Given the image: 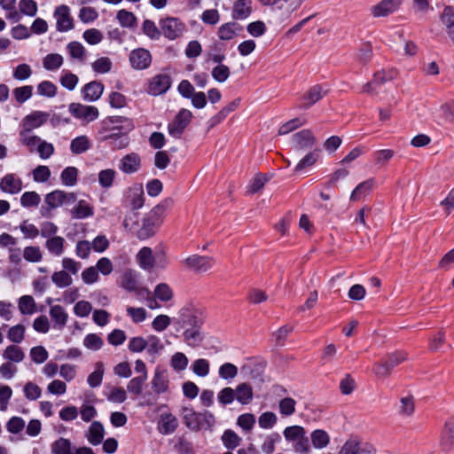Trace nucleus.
Returning <instances> with one entry per match:
<instances>
[{
	"instance_id": "nucleus-1",
	"label": "nucleus",
	"mask_w": 454,
	"mask_h": 454,
	"mask_svg": "<svg viewBox=\"0 0 454 454\" xmlns=\"http://www.w3.org/2000/svg\"><path fill=\"white\" fill-rule=\"evenodd\" d=\"M171 200H165L164 203L154 207L143 219L140 227L136 231V236L138 239L145 240L153 237L157 228L162 222V216L168 206L171 204Z\"/></svg>"
},
{
	"instance_id": "nucleus-2",
	"label": "nucleus",
	"mask_w": 454,
	"mask_h": 454,
	"mask_svg": "<svg viewBox=\"0 0 454 454\" xmlns=\"http://www.w3.org/2000/svg\"><path fill=\"white\" fill-rule=\"evenodd\" d=\"M133 128L134 126L129 120L114 116L103 121L99 133L102 135V140H113L114 142L115 138L123 132L122 129H125V133H127L133 129Z\"/></svg>"
},
{
	"instance_id": "nucleus-3",
	"label": "nucleus",
	"mask_w": 454,
	"mask_h": 454,
	"mask_svg": "<svg viewBox=\"0 0 454 454\" xmlns=\"http://www.w3.org/2000/svg\"><path fill=\"white\" fill-rule=\"evenodd\" d=\"M184 421L191 430H209L215 424V417L208 411L198 413L192 409L184 410Z\"/></svg>"
},
{
	"instance_id": "nucleus-4",
	"label": "nucleus",
	"mask_w": 454,
	"mask_h": 454,
	"mask_svg": "<svg viewBox=\"0 0 454 454\" xmlns=\"http://www.w3.org/2000/svg\"><path fill=\"white\" fill-rule=\"evenodd\" d=\"M406 360V354L401 351L394 352L388 355L384 361L375 364L373 372L380 379L388 377L394 367Z\"/></svg>"
},
{
	"instance_id": "nucleus-5",
	"label": "nucleus",
	"mask_w": 454,
	"mask_h": 454,
	"mask_svg": "<svg viewBox=\"0 0 454 454\" xmlns=\"http://www.w3.org/2000/svg\"><path fill=\"white\" fill-rule=\"evenodd\" d=\"M160 27L163 35L169 40H175L182 36L186 30L185 24L176 17H168L161 20Z\"/></svg>"
},
{
	"instance_id": "nucleus-6",
	"label": "nucleus",
	"mask_w": 454,
	"mask_h": 454,
	"mask_svg": "<svg viewBox=\"0 0 454 454\" xmlns=\"http://www.w3.org/2000/svg\"><path fill=\"white\" fill-rule=\"evenodd\" d=\"M70 114L84 123H90L99 116L98 109L93 106H86L80 103H71L68 106Z\"/></svg>"
},
{
	"instance_id": "nucleus-7",
	"label": "nucleus",
	"mask_w": 454,
	"mask_h": 454,
	"mask_svg": "<svg viewBox=\"0 0 454 454\" xmlns=\"http://www.w3.org/2000/svg\"><path fill=\"white\" fill-rule=\"evenodd\" d=\"M176 321L182 327H200L202 324L200 313L192 306L180 309Z\"/></svg>"
},
{
	"instance_id": "nucleus-8",
	"label": "nucleus",
	"mask_w": 454,
	"mask_h": 454,
	"mask_svg": "<svg viewBox=\"0 0 454 454\" xmlns=\"http://www.w3.org/2000/svg\"><path fill=\"white\" fill-rule=\"evenodd\" d=\"M192 118V113L190 110L181 109L168 126L169 135L176 138L180 137Z\"/></svg>"
},
{
	"instance_id": "nucleus-9",
	"label": "nucleus",
	"mask_w": 454,
	"mask_h": 454,
	"mask_svg": "<svg viewBox=\"0 0 454 454\" xmlns=\"http://www.w3.org/2000/svg\"><path fill=\"white\" fill-rule=\"evenodd\" d=\"M53 17L56 20V29L59 32H67L74 28V19L70 8L66 4L55 8Z\"/></svg>"
},
{
	"instance_id": "nucleus-10",
	"label": "nucleus",
	"mask_w": 454,
	"mask_h": 454,
	"mask_svg": "<svg viewBox=\"0 0 454 454\" xmlns=\"http://www.w3.org/2000/svg\"><path fill=\"white\" fill-rule=\"evenodd\" d=\"M185 268L199 273H204L213 268L215 259L210 256L192 254L183 262Z\"/></svg>"
},
{
	"instance_id": "nucleus-11",
	"label": "nucleus",
	"mask_w": 454,
	"mask_h": 454,
	"mask_svg": "<svg viewBox=\"0 0 454 454\" xmlns=\"http://www.w3.org/2000/svg\"><path fill=\"white\" fill-rule=\"evenodd\" d=\"M45 203L51 209L57 208L63 205H72L76 201V196L74 192H67L60 190L53 191L48 193L44 199Z\"/></svg>"
},
{
	"instance_id": "nucleus-12",
	"label": "nucleus",
	"mask_w": 454,
	"mask_h": 454,
	"mask_svg": "<svg viewBox=\"0 0 454 454\" xmlns=\"http://www.w3.org/2000/svg\"><path fill=\"white\" fill-rule=\"evenodd\" d=\"M316 143V137L310 129H302L292 136L293 146L297 151L310 150Z\"/></svg>"
},
{
	"instance_id": "nucleus-13",
	"label": "nucleus",
	"mask_w": 454,
	"mask_h": 454,
	"mask_svg": "<svg viewBox=\"0 0 454 454\" xmlns=\"http://www.w3.org/2000/svg\"><path fill=\"white\" fill-rule=\"evenodd\" d=\"M50 118V114L43 111H34L26 115L20 123V130L30 131L43 126Z\"/></svg>"
},
{
	"instance_id": "nucleus-14",
	"label": "nucleus",
	"mask_w": 454,
	"mask_h": 454,
	"mask_svg": "<svg viewBox=\"0 0 454 454\" xmlns=\"http://www.w3.org/2000/svg\"><path fill=\"white\" fill-rule=\"evenodd\" d=\"M151 53L148 50L144 48L133 50L129 54V63L134 69H146L151 65Z\"/></svg>"
},
{
	"instance_id": "nucleus-15",
	"label": "nucleus",
	"mask_w": 454,
	"mask_h": 454,
	"mask_svg": "<svg viewBox=\"0 0 454 454\" xmlns=\"http://www.w3.org/2000/svg\"><path fill=\"white\" fill-rule=\"evenodd\" d=\"M402 4V0H381L371 8V13L374 18L387 17L396 12Z\"/></svg>"
},
{
	"instance_id": "nucleus-16",
	"label": "nucleus",
	"mask_w": 454,
	"mask_h": 454,
	"mask_svg": "<svg viewBox=\"0 0 454 454\" xmlns=\"http://www.w3.org/2000/svg\"><path fill=\"white\" fill-rule=\"evenodd\" d=\"M22 187L21 178L15 174H6L0 181V190L4 193L18 194Z\"/></svg>"
},
{
	"instance_id": "nucleus-17",
	"label": "nucleus",
	"mask_w": 454,
	"mask_h": 454,
	"mask_svg": "<svg viewBox=\"0 0 454 454\" xmlns=\"http://www.w3.org/2000/svg\"><path fill=\"white\" fill-rule=\"evenodd\" d=\"M141 168V157L131 153L123 156L119 163V168L125 174H133L137 172Z\"/></svg>"
},
{
	"instance_id": "nucleus-18",
	"label": "nucleus",
	"mask_w": 454,
	"mask_h": 454,
	"mask_svg": "<svg viewBox=\"0 0 454 454\" xmlns=\"http://www.w3.org/2000/svg\"><path fill=\"white\" fill-rule=\"evenodd\" d=\"M118 285L126 291H136L138 285V273L133 269H126L121 275Z\"/></svg>"
},
{
	"instance_id": "nucleus-19",
	"label": "nucleus",
	"mask_w": 454,
	"mask_h": 454,
	"mask_svg": "<svg viewBox=\"0 0 454 454\" xmlns=\"http://www.w3.org/2000/svg\"><path fill=\"white\" fill-rule=\"evenodd\" d=\"M85 437L93 446L101 444L105 437L104 426L99 421H93L85 432Z\"/></svg>"
},
{
	"instance_id": "nucleus-20",
	"label": "nucleus",
	"mask_w": 454,
	"mask_h": 454,
	"mask_svg": "<svg viewBox=\"0 0 454 454\" xmlns=\"http://www.w3.org/2000/svg\"><path fill=\"white\" fill-rule=\"evenodd\" d=\"M170 78L167 74L154 76L149 83V93L157 96L166 92L170 87Z\"/></svg>"
},
{
	"instance_id": "nucleus-21",
	"label": "nucleus",
	"mask_w": 454,
	"mask_h": 454,
	"mask_svg": "<svg viewBox=\"0 0 454 454\" xmlns=\"http://www.w3.org/2000/svg\"><path fill=\"white\" fill-rule=\"evenodd\" d=\"M327 92L321 85L317 84L311 87L302 97L303 104L301 108L307 109L319 101Z\"/></svg>"
},
{
	"instance_id": "nucleus-22",
	"label": "nucleus",
	"mask_w": 454,
	"mask_h": 454,
	"mask_svg": "<svg viewBox=\"0 0 454 454\" xmlns=\"http://www.w3.org/2000/svg\"><path fill=\"white\" fill-rule=\"evenodd\" d=\"M252 0H236L233 3L231 16L234 20H245L252 13Z\"/></svg>"
},
{
	"instance_id": "nucleus-23",
	"label": "nucleus",
	"mask_w": 454,
	"mask_h": 454,
	"mask_svg": "<svg viewBox=\"0 0 454 454\" xmlns=\"http://www.w3.org/2000/svg\"><path fill=\"white\" fill-rule=\"evenodd\" d=\"M139 267L144 270H152L155 264L153 250L150 247H142L136 255Z\"/></svg>"
},
{
	"instance_id": "nucleus-24",
	"label": "nucleus",
	"mask_w": 454,
	"mask_h": 454,
	"mask_svg": "<svg viewBox=\"0 0 454 454\" xmlns=\"http://www.w3.org/2000/svg\"><path fill=\"white\" fill-rule=\"evenodd\" d=\"M178 422L176 418L171 413H164L160 415L158 430L160 434H172L177 427Z\"/></svg>"
},
{
	"instance_id": "nucleus-25",
	"label": "nucleus",
	"mask_w": 454,
	"mask_h": 454,
	"mask_svg": "<svg viewBox=\"0 0 454 454\" xmlns=\"http://www.w3.org/2000/svg\"><path fill=\"white\" fill-rule=\"evenodd\" d=\"M49 314L54 323L55 327L58 329H63L66 326L68 320V314L62 306H51Z\"/></svg>"
},
{
	"instance_id": "nucleus-26",
	"label": "nucleus",
	"mask_w": 454,
	"mask_h": 454,
	"mask_svg": "<svg viewBox=\"0 0 454 454\" xmlns=\"http://www.w3.org/2000/svg\"><path fill=\"white\" fill-rule=\"evenodd\" d=\"M104 90V86L99 82H90L87 83L82 89L83 99L86 101L93 102L98 100Z\"/></svg>"
},
{
	"instance_id": "nucleus-27",
	"label": "nucleus",
	"mask_w": 454,
	"mask_h": 454,
	"mask_svg": "<svg viewBox=\"0 0 454 454\" xmlns=\"http://www.w3.org/2000/svg\"><path fill=\"white\" fill-rule=\"evenodd\" d=\"M151 384L156 394L160 395L167 392L168 388V380L166 373L163 371L156 370Z\"/></svg>"
},
{
	"instance_id": "nucleus-28",
	"label": "nucleus",
	"mask_w": 454,
	"mask_h": 454,
	"mask_svg": "<svg viewBox=\"0 0 454 454\" xmlns=\"http://www.w3.org/2000/svg\"><path fill=\"white\" fill-rule=\"evenodd\" d=\"M441 446L444 450H449L451 446L454 445V421L450 420L445 422L441 441H440Z\"/></svg>"
},
{
	"instance_id": "nucleus-29",
	"label": "nucleus",
	"mask_w": 454,
	"mask_h": 454,
	"mask_svg": "<svg viewBox=\"0 0 454 454\" xmlns=\"http://www.w3.org/2000/svg\"><path fill=\"white\" fill-rule=\"evenodd\" d=\"M374 186V179L370 178L360 183L351 192L350 200L357 201L368 195Z\"/></svg>"
},
{
	"instance_id": "nucleus-30",
	"label": "nucleus",
	"mask_w": 454,
	"mask_h": 454,
	"mask_svg": "<svg viewBox=\"0 0 454 454\" xmlns=\"http://www.w3.org/2000/svg\"><path fill=\"white\" fill-rule=\"evenodd\" d=\"M19 136L20 143L27 147L30 153H34L42 141L40 137L32 134L30 131L20 130Z\"/></svg>"
},
{
	"instance_id": "nucleus-31",
	"label": "nucleus",
	"mask_w": 454,
	"mask_h": 454,
	"mask_svg": "<svg viewBox=\"0 0 454 454\" xmlns=\"http://www.w3.org/2000/svg\"><path fill=\"white\" fill-rule=\"evenodd\" d=\"M93 207L90 206L86 200H79L77 204L71 210L73 218L83 219L93 215Z\"/></svg>"
},
{
	"instance_id": "nucleus-32",
	"label": "nucleus",
	"mask_w": 454,
	"mask_h": 454,
	"mask_svg": "<svg viewBox=\"0 0 454 454\" xmlns=\"http://www.w3.org/2000/svg\"><path fill=\"white\" fill-rule=\"evenodd\" d=\"M18 308L22 315H32L36 312V302L31 295H22L18 300Z\"/></svg>"
},
{
	"instance_id": "nucleus-33",
	"label": "nucleus",
	"mask_w": 454,
	"mask_h": 454,
	"mask_svg": "<svg viewBox=\"0 0 454 454\" xmlns=\"http://www.w3.org/2000/svg\"><path fill=\"white\" fill-rule=\"evenodd\" d=\"M65 239L60 236H53L46 240L45 247L49 253L55 255L60 256L64 253Z\"/></svg>"
},
{
	"instance_id": "nucleus-34",
	"label": "nucleus",
	"mask_w": 454,
	"mask_h": 454,
	"mask_svg": "<svg viewBox=\"0 0 454 454\" xmlns=\"http://www.w3.org/2000/svg\"><path fill=\"white\" fill-rule=\"evenodd\" d=\"M237 401L241 404H248L253 399L252 387L247 383L239 384L235 389Z\"/></svg>"
},
{
	"instance_id": "nucleus-35",
	"label": "nucleus",
	"mask_w": 454,
	"mask_h": 454,
	"mask_svg": "<svg viewBox=\"0 0 454 454\" xmlns=\"http://www.w3.org/2000/svg\"><path fill=\"white\" fill-rule=\"evenodd\" d=\"M318 151L314 150L309 152L303 158H301L294 168L296 173L302 172L308 168H310L316 164L318 160Z\"/></svg>"
},
{
	"instance_id": "nucleus-36",
	"label": "nucleus",
	"mask_w": 454,
	"mask_h": 454,
	"mask_svg": "<svg viewBox=\"0 0 454 454\" xmlns=\"http://www.w3.org/2000/svg\"><path fill=\"white\" fill-rule=\"evenodd\" d=\"M415 411L414 398L411 395L400 399L397 406L398 414L402 417H411Z\"/></svg>"
},
{
	"instance_id": "nucleus-37",
	"label": "nucleus",
	"mask_w": 454,
	"mask_h": 454,
	"mask_svg": "<svg viewBox=\"0 0 454 454\" xmlns=\"http://www.w3.org/2000/svg\"><path fill=\"white\" fill-rule=\"evenodd\" d=\"M90 141L87 136H79L70 144V150L74 154H81L90 148Z\"/></svg>"
},
{
	"instance_id": "nucleus-38",
	"label": "nucleus",
	"mask_w": 454,
	"mask_h": 454,
	"mask_svg": "<svg viewBox=\"0 0 454 454\" xmlns=\"http://www.w3.org/2000/svg\"><path fill=\"white\" fill-rule=\"evenodd\" d=\"M63 63V57L58 53H50L43 59V67L48 71H55L59 69Z\"/></svg>"
},
{
	"instance_id": "nucleus-39",
	"label": "nucleus",
	"mask_w": 454,
	"mask_h": 454,
	"mask_svg": "<svg viewBox=\"0 0 454 454\" xmlns=\"http://www.w3.org/2000/svg\"><path fill=\"white\" fill-rule=\"evenodd\" d=\"M313 447L315 449H324L330 442L329 434L322 429L314 430L310 435Z\"/></svg>"
},
{
	"instance_id": "nucleus-40",
	"label": "nucleus",
	"mask_w": 454,
	"mask_h": 454,
	"mask_svg": "<svg viewBox=\"0 0 454 454\" xmlns=\"http://www.w3.org/2000/svg\"><path fill=\"white\" fill-rule=\"evenodd\" d=\"M164 348V345L160 339L156 335H149L146 338L145 350L151 356L160 354Z\"/></svg>"
},
{
	"instance_id": "nucleus-41",
	"label": "nucleus",
	"mask_w": 454,
	"mask_h": 454,
	"mask_svg": "<svg viewBox=\"0 0 454 454\" xmlns=\"http://www.w3.org/2000/svg\"><path fill=\"white\" fill-rule=\"evenodd\" d=\"M221 439L224 447L229 450H234L239 447L242 441L241 437L231 429L225 430Z\"/></svg>"
},
{
	"instance_id": "nucleus-42",
	"label": "nucleus",
	"mask_w": 454,
	"mask_h": 454,
	"mask_svg": "<svg viewBox=\"0 0 454 454\" xmlns=\"http://www.w3.org/2000/svg\"><path fill=\"white\" fill-rule=\"evenodd\" d=\"M3 357L13 363H20L23 361L25 354L20 347L10 345L4 350Z\"/></svg>"
},
{
	"instance_id": "nucleus-43",
	"label": "nucleus",
	"mask_w": 454,
	"mask_h": 454,
	"mask_svg": "<svg viewBox=\"0 0 454 454\" xmlns=\"http://www.w3.org/2000/svg\"><path fill=\"white\" fill-rule=\"evenodd\" d=\"M238 35V25L234 22L224 23L218 28V37L221 40H231Z\"/></svg>"
},
{
	"instance_id": "nucleus-44",
	"label": "nucleus",
	"mask_w": 454,
	"mask_h": 454,
	"mask_svg": "<svg viewBox=\"0 0 454 454\" xmlns=\"http://www.w3.org/2000/svg\"><path fill=\"white\" fill-rule=\"evenodd\" d=\"M129 204L132 210L139 209L143 207L145 197L142 186L135 187L129 191Z\"/></svg>"
},
{
	"instance_id": "nucleus-45",
	"label": "nucleus",
	"mask_w": 454,
	"mask_h": 454,
	"mask_svg": "<svg viewBox=\"0 0 454 454\" xmlns=\"http://www.w3.org/2000/svg\"><path fill=\"white\" fill-rule=\"evenodd\" d=\"M116 176V171L112 168H106L98 173V184L104 189H109L113 186Z\"/></svg>"
},
{
	"instance_id": "nucleus-46",
	"label": "nucleus",
	"mask_w": 454,
	"mask_h": 454,
	"mask_svg": "<svg viewBox=\"0 0 454 454\" xmlns=\"http://www.w3.org/2000/svg\"><path fill=\"white\" fill-rule=\"evenodd\" d=\"M53 454H72V444L68 439L60 437L51 446Z\"/></svg>"
},
{
	"instance_id": "nucleus-47",
	"label": "nucleus",
	"mask_w": 454,
	"mask_h": 454,
	"mask_svg": "<svg viewBox=\"0 0 454 454\" xmlns=\"http://www.w3.org/2000/svg\"><path fill=\"white\" fill-rule=\"evenodd\" d=\"M12 95L17 103L23 104L32 97L33 87L31 85L17 87L12 90Z\"/></svg>"
},
{
	"instance_id": "nucleus-48",
	"label": "nucleus",
	"mask_w": 454,
	"mask_h": 454,
	"mask_svg": "<svg viewBox=\"0 0 454 454\" xmlns=\"http://www.w3.org/2000/svg\"><path fill=\"white\" fill-rule=\"evenodd\" d=\"M116 19L123 27L132 28L136 26L137 18L134 13L124 9L117 12Z\"/></svg>"
},
{
	"instance_id": "nucleus-49",
	"label": "nucleus",
	"mask_w": 454,
	"mask_h": 454,
	"mask_svg": "<svg viewBox=\"0 0 454 454\" xmlns=\"http://www.w3.org/2000/svg\"><path fill=\"white\" fill-rule=\"evenodd\" d=\"M78 169L74 167L66 168L60 174L61 183L65 186H74L77 183Z\"/></svg>"
},
{
	"instance_id": "nucleus-50",
	"label": "nucleus",
	"mask_w": 454,
	"mask_h": 454,
	"mask_svg": "<svg viewBox=\"0 0 454 454\" xmlns=\"http://www.w3.org/2000/svg\"><path fill=\"white\" fill-rule=\"evenodd\" d=\"M184 338L186 343L191 347L198 346L202 340L200 327L187 328L184 333Z\"/></svg>"
},
{
	"instance_id": "nucleus-51",
	"label": "nucleus",
	"mask_w": 454,
	"mask_h": 454,
	"mask_svg": "<svg viewBox=\"0 0 454 454\" xmlns=\"http://www.w3.org/2000/svg\"><path fill=\"white\" fill-rule=\"evenodd\" d=\"M51 280L59 288L67 287L73 283L71 276L64 270L54 272Z\"/></svg>"
},
{
	"instance_id": "nucleus-52",
	"label": "nucleus",
	"mask_w": 454,
	"mask_h": 454,
	"mask_svg": "<svg viewBox=\"0 0 454 454\" xmlns=\"http://www.w3.org/2000/svg\"><path fill=\"white\" fill-rule=\"evenodd\" d=\"M139 214L135 210L128 212L123 220V227L130 232H136L138 228Z\"/></svg>"
},
{
	"instance_id": "nucleus-53",
	"label": "nucleus",
	"mask_w": 454,
	"mask_h": 454,
	"mask_svg": "<svg viewBox=\"0 0 454 454\" xmlns=\"http://www.w3.org/2000/svg\"><path fill=\"white\" fill-rule=\"evenodd\" d=\"M283 434L287 441H300L305 437V430L301 426L287 427Z\"/></svg>"
},
{
	"instance_id": "nucleus-54",
	"label": "nucleus",
	"mask_w": 454,
	"mask_h": 454,
	"mask_svg": "<svg viewBox=\"0 0 454 454\" xmlns=\"http://www.w3.org/2000/svg\"><path fill=\"white\" fill-rule=\"evenodd\" d=\"M25 420L18 416H13L6 422V430L13 434H18L25 428Z\"/></svg>"
},
{
	"instance_id": "nucleus-55",
	"label": "nucleus",
	"mask_w": 454,
	"mask_h": 454,
	"mask_svg": "<svg viewBox=\"0 0 454 454\" xmlns=\"http://www.w3.org/2000/svg\"><path fill=\"white\" fill-rule=\"evenodd\" d=\"M189 360L182 352H176L171 356L170 365L176 372L184 371L188 366Z\"/></svg>"
},
{
	"instance_id": "nucleus-56",
	"label": "nucleus",
	"mask_w": 454,
	"mask_h": 454,
	"mask_svg": "<svg viewBox=\"0 0 454 454\" xmlns=\"http://www.w3.org/2000/svg\"><path fill=\"white\" fill-rule=\"evenodd\" d=\"M20 12L28 17H35L37 13V4L35 0H20Z\"/></svg>"
},
{
	"instance_id": "nucleus-57",
	"label": "nucleus",
	"mask_w": 454,
	"mask_h": 454,
	"mask_svg": "<svg viewBox=\"0 0 454 454\" xmlns=\"http://www.w3.org/2000/svg\"><path fill=\"white\" fill-rule=\"evenodd\" d=\"M211 74L215 82L222 83L228 80L231 71L225 65H217L212 69Z\"/></svg>"
},
{
	"instance_id": "nucleus-58",
	"label": "nucleus",
	"mask_w": 454,
	"mask_h": 454,
	"mask_svg": "<svg viewBox=\"0 0 454 454\" xmlns=\"http://www.w3.org/2000/svg\"><path fill=\"white\" fill-rule=\"evenodd\" d=\"M103 344L102 338L96 333H89L83 340L84 347L93 351L99 350Z\"/></svg>"
},
{
	"instance_id": "nucleus-59",
	"label": "nucleus",
	"mask_w": 454,
	"mask_h": 454,
	"mask_svg": "<svg viewBox=\"0 0 454 454\" xmlns=\"http://www.w3.org/2000/svg\"><path fill=\"white\" fill-rule=\"evenodd\" d=\"M25 397L29 401H35L42 395L41 387L34 382L28 381L24 386Z\"/></svg>"
},
{
	"instance_id": "nucleus-60",
	"label": "nucleus",
	"mask_w": 454,
	"mask_h": 454,
	"mask_svg": "<svg viewBox=\"0 0 454 454\" xmlns=\"http://www.w3.org/2000/svg\"><path fill=\"white\" fill-rule=\"evenodd\" d=\"M51 172L49 167L39 165L32 171L33 180L35 183H45L51 177Z\"/></svg>"
},
{
	"instance_id": "nucleus-61",
	"label": "nucleus",
	"mask_w": 454,
	"mask_h": 454,
	"mask_svg": "<svg viewBox=\"0 0 454 454\" xmlns=\"http://www.w3.org/2000/svg\"><path fill=\"white\" fill-rule=\"evenodd\" d=\"M23 257L29 262H39L43 259V254L38 247L28 246L23 250Z\"/></svg>"
},
{
	"instance_id": "nucleus-62",
	"label": "nucleus",
	"mask_w": 454,
	"mask_h": 454,
	"mask_svg": "<svg viewBox=\"0 0 454 454\" xmlns=\"http://www.w3.org/2000/svg\"><path fill=\"white\" fill-rule=\"evenodd\" d=\"M154 294L162 301H168L173 298V291L166 283L157 285L154 289Z\"/></svg>"
},
{
	"instance_id": "nucleus-63",
	"label": "nucleus",
	"mask_w": 454,
	"mask_h": 454,
	"mask_svg": "<svg viewBox=\"0 0 454 454\" xmlns=\"http://www.w3.org/2000/svg\"><path fill=\"white\" fill-rule=\"evenodd\" d=\"M194 374L199 377H206L209 373V362L207 359H196L192 365Z\"/></svg>"
},
{
	"instance_id": "nucleus-64",
	"label": "nucleus",
	"mask_w": 454,
	"mask_h": 454,
	"mask_svg": "<svg viewBox=\"0 0 454 454\" xmlns=\"http://www.w3.org/2000/svg\"><path fill=\"white\" fill-rule=\"evenodd\" d=\"M78 81V76L69 71L64 72L59 78L60 84L68 90H74Z\"/></svg>"
}]
</instances>
